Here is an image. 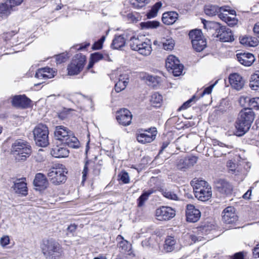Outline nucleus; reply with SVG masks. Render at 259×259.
I'll return each instance as SVG.
<instances>
[{
  "instance_id": "nucleus-1",
  "label": "nucleus",
  "mask_w": 259,
  "mask_h": 259,
  "mask_svg": "<svg viewBox=\"0 0 259 259\" xmlns=\"http://www.w3.org/2000/svg\"><path fill=\"white\" fill-rule=\"evenodd\" d=\"M254 113L248 107L241 110L236 122L234 134L241 137L247 133L254 120Z\"/></svg>"
},
{
  "instance_id": "nucleus-2",
  "label": "nucleus",
  "mask_w": 259,
  "mask_h": 259,
  "mask_svg": "<svg viewBox=\"0 0 259 259\" xmlns=\"http://www.w3.org/2000/svg\"><path fill=\"white\" fill-rule=\"evenodd\" d=\"M142 36L133 35L131 36L128 40L129 46L133 51H137L143 56H148L152 52L150 41L144 40Z\"/></svg>"
},
{
  "instance_id": "nucleus-3",
  "label": "nucleus",
  "mask_w": 259,
  "mask_h": 259,
  "mask_svg": "<svg viewBox=\"0 0 259 259\" xmlns=\"http://www.w3.org/2000/svg\"><path fill=\"white\" fill-rule=\"evenodd\" d=\"M42 251L46 259H57L63 252L61 245L52 239L44 241Z\"/></svg>"
},
{
  "instance_id": "nucleus-4",
  "label": "nucleus",
  "mask_w": 259,
  "mask_h": 259,
  "mask_svg": "<svg viewBox=\"0 0 259 259\" xmlns=\"http://www.w3.org/2000/svg\"><path fill=\"white\" fill-rule=\"evenodd\" d=\"M67 171L64 165L58 164L49 169L48 176L51 182L55 185H58L65 182Z\"/></svg>"
},
{
  "instance_id": "nucleus-5",
  "label": "nucleus",
  "mask_w": 259,
  "mask_h": 259,
  "mask_svg": "<svg viewBox=\"0 0 259 259\" xmlns=\"http://www.w3.org/2000/svg\"><path fill=\"white\" fill-rule=\"evenodd\" d=\"M11 152L19 156L20 158H17L19 160H24L31 153V146L24 140L18 139L13 143Z\"/></svg>"
},
{
  "instance_id": "nucleus-6",
  "label": "nucleus",
  "mask_w": 259,
  "mask_h": 259,
  "mask_svg": "<svg viewBox=\"0 0 259 259\" xmlns=\"http://www.w3.org/2000/svg\"><path fill=\"white\" fill-rule=\"evenodd\" d=\"M34 139L37 145L40 147H46L49 142V130L44 124H39L33 130Z\"/></svg>"
},
{
  "instance_id": "nucleus-7",
  "label": "nucleus",
  "mask_w": 259,
  "mask_h": 259,
  "mask_svg": "<svg viewBox=\"0 0 259 259\" xmlns=\"http://www.w3.org/2000/svg\"><path fill=\"white\" fill-rule=\"evenodd\" d=\"M204 27L206 28V26L208 24L214 25L213 27L215 28L216 36L219 38V39L223 42H230L234 40V37L232 34L231 29L226 26H221L218 23H211L208 22H204Z\"/></svg>"
},
{
  "instance_id": "nucleus-8",
  "label": "nucleus",
  "mask_w": 259,
  "mask_h": 259,
  "mask_svg": "<svg viewBox=\"0 0 259 259\" xmlns=\"http://www.w3.org/2000/svg\"><path fill=\"white\" fill-rule=\"evenodd\" d=\"M192 47L197 52L203 51L206 47V41L200 30H191L189 33Z\"/></svg>"
},
{
  "instance_id": "nucleus-9",
  "label": "nucleus",
  "mask_w": 259,
  "mask_h": 259,
  "mask_svg": "<svg viewBox=\"0 0 259 259\" xmlns=\"http://www.w3.org/2000/svg\"><path fill=\"white\" fill-rule=\"evenodd\" d=\"M85 60L86 57L84 55L81 54L76 55L68 65V75H75L79 73L84 66Z\"/></svg>"
},
{
  "instance_id": "nucleus-10",
  "label": "nucleus",
  "mask_w": 259,
  "mask_h": 259,
  "mask_svg": "<svg viewBox=\"0 0 259 259\" xmlns=\"http://www.w3.org/2000/svg\"><path fill=\"white\" fill-rule=\"evenodd\" d=\"M157 135L155 127L149 128L144 131V133L137 134V141L142 144L150 143L154 141Z\"/></svg>"
},
{
  "instance_id": "nucleus-11",
  "label": "nucleus",
  "mask_w": 259,
  "mask_h": 259,
  "mask_svg": "<svg viewBox=\"0 0 259 259\" xmlns=\"http://www.w3.org/2000/svg\"><path fill=\"white\" fill-rule=\"evenodd\" d=\"M176 211L172 208L162 206L156 210L155 215L159 221H167L174 218Z\"/></svg>"
},
{
  "instance_id": "nucleus-12",
  "label": "nucleus",
  "mask_w": 259,
  "mask_h": 259,
  "mask_svg": "<svg viewBox=\"0 0 259 259\" xmlns=\"http://www.w3.org/2000/svg\"><path fill=\"white\" fill-rule=\"evenodd\" d=\"M229 7H219L215 5H208L205 6L204 12L209 16H213L219 14L221 11L228 12L231 15L236 16V12L233 10H230Z\"/></svg>"
},
{
  "instance_id": "nucleus-13",
  "label": "nucleus",
  "mask_w": 259,
  "mask_h": 259,
  "mask_svg": "<svg viewBox=\"0 0 259 259\" xmlns=\"http://www.w3.org/2000/svg\"><path fill=\"white\" fill-rule=\"evenodd\" d=\"M31 102L25 95H15L12 98V104L15 107L25 109L30 106Z\"/></svg>"
},
{
  "instance_id": "nucleus-14",
  "label": "nucleus",
  "mask_w": 259,
  "mask_h": 259,
  "mask_svg": "<svg viewBox=\"0 0 259 259\" xmlns=\"http://www.w3.org/2000/svg\"><path fill=\"white\" fill-rule=\"evenodd\" d=\"M116 119L120 124L127 126L131 123L132 115L127 109H122L117 112Z\"/></svg>"
},
{
  "instance_id": "nucleus-15",
  "label": "nucleus",
  "mask_w": 259,
  "mask_h": 259,
  "mask_svg": "<svg viewBox=\"0 0 259 259\" xmlns=\"http://www.w3.org/2000/svg\"><path fill=\"white\" fill-rule=\"evenodd\" d=\"M186 219L188 222L195 223L200 218L201 212L192 204H188L186 210Z\"/></svg>"
},
{
  "instance_id": "nucleus-16",
  "label": "nucleus",
  "mask_w": 259,
  "mask_h": 259,
  "mask_svg": "<svg viewBox=\"0 0 259 259\" xmlns=\"http://www.w3.org/2000/svg\"><path fill=\"white\" fill-rule=\"evenodd\" d=\"M197 158L195 156H190L184 158L178 159L176 165L177 168L182 171H185L186 169L193 166L197 162Z\"/></svg>"
},
{
  "instance_id": "nucleus-17",
  "label": "nucleus",
  "mask_w": 259,
  "mask_h": 259,
  "mask_svg": "<svg viewBox=\"0 0 259 259\" xmlns=\"http://www.w3.org/2000/svg\"><path fill=\"white\" fill-rule=\"evenodd\" d=\"M222 219L226 224H232L237 221V216L234 208L231 206L226 208L222 212Z\"/></svg>"
},
{
  "instance_id": "nucleus-18",
  "label": "nucleus",
  "mask_w": 259,
  "mask_h": 259,
  "mask_svg": "<svg viewBox=\"0 0 259 259\" xmlns=\"http://www.w3.org/2000/svg\"><path fill=\"white\" fill-rule=\"evenodd\" d=\"M215 188L222 194H230L233 190L232 185L224 179H219L215 182Z\"/></svg>"
},
{
  "instance_id": "nucleus-19",
  "label": "nucleus",
  "mask_w": 259,
  "mask_h": 259,
  "mask_svg": "<svg viewBox=\"0 0 259 259\" xmlns=\"http://www.w3.org/2000/svg\"><path fill=\"white\" fill-rule=\"evenodd\" d=\"M129 34L125 32L121 35H115L111 44L113 49H119L124 47L127 40L130 39Z\"/></svg>"
},
{
  "instance_id": "nucleus-20",
  "label": "nucleus",
  "mask_w": 259,
  "mask_h": 259,
  "mask_svg": "<svg viewBox=\"0 0 259 259\" xmlns=\"http://www.w3.org/2000/svg\"><path fill=\"white\" fill-rule=\"evenodd\" d=\"M116 241L118 242L117 246L120 252L123 253H127L128 255L132 254V245L127 240L124 239L121 235H118L116 237Z\"/></svg>"
},
{
  "instance_id": "nucleus-21",
  "label": "nucleus",
  "mask_w": 259,
  "mask_h": 259,
  "mask_svg": "<svg viewBox=\"0 0 259 259\" xmlns=\"http://www.w3.org/2000/svg\"><path fill=\"white\" fill-rule=\"evenodd\" d=\"M237 60L242 65L250 66L255 61L253 55L250 53H240L236 55Z\"/></svg>"
},
{
  "instance_id": "nucleus-22",
  "label": "nucleus",
  "mask_w": 259,
  "mask_h": 259,
  "mask_svg": "<svg viewBox=\"0 0 259 259\" xmlns=\"http://www.w3.org/2000/svg\"><path fill=\"white\" fill-rule=\"evenodd\" d=\"M229 79L230 83L233 88L238 91L243 88L244 85V80L239 74H231Z\"/></svg>"
},
{
  "instance_id": "nucleus-23",
  "label": "nucleus",
  "mask_w": 259,
  "mask_h": 259,
  "mask_svg": "<svg viewBox=\"0 0 259 259\" xmlns=\"http://www.w3.org/2000/svg\"><path fill=\"white\" fill-rule=\"evenodd\" d=\"M194 194L198 200L202 201H206L209 200L211 197V188L209 186H206V187H205L203 189L195 190Z\"/></svg>"
},
{
  "instance_id": "nucleus-24",
  "label": "nucleus",
  "mask_w": 259,
  "mask_h": 259,
  "mask_svg": "<svg viewBox=\"0 0 259 259\" xmlns=\"http://www.w3.org/2000/svg\"><path fill=\"white\" fill-rule=\"evenodd\" d=\"M69 153V150L62 145L54 146L51 151V155L56 158L66 157Z\"/></svg>"
},
{
  "instance_id": "nucleus-25",
  "label": "nucleus",
  "mask_w": 259,
  "mask_h": 259,
  "mask_svg": "<svg viewBox=\"0 0 259 259\" xmlns=\"http://www.w3.org/2000/svg\"><path fill=\"white\" fill-rule=\"evenodd\" d=\"M26 183L22 179H17L12 187L16 193L26 196L27 194V188Z\"/></svg>"
},
{
  "instance_id": "nucleus-26",
  "label": "nucleus",
  "mask_w": 259,
  "mask_h": 259,
  "mask_svg": "<svg viewBox=\"0 0 259 259\" xmlns=\"http://www.w3.org/2000/svg\"><path fill=\"white\" fill-rule=\"evenodd\" d=\"M71 134L67 127L63 125L57 126L54 131V136L58 140L63 141V139H65L69 134Z\"/></svg>"
},
{
  "instance_id": "nucleus-27",
  "label": "nucleus",
  "mask_w": 259,
  "mask_h": 259,
  "mask_svg": "<svg viewBox=\"0 0 259 259\" xmlns=\"http://www.w3.org/2000/svg\"><path fill=\"white\" fill-rule=\"evenodd\" d=\"M178 18V14L174 11L166 12L163 14L162 21L166 25L174 24Z\"/></svg>"
},
{
  "instance_id": "nucleus-28",
  "label": "nucleus",
  "mask_w": 259,
  "mask_h": 259,
  "mask_svg": "<svg viewBox=\"0 0 259 259\" xmlns=\"http://www.w3.org/2000/svg\"><path fill=\"white\" fill-rule=\"evenodd\" d=\"M33 184L35 187L40 189L46 188L48 185V182L46 176L41 173L36 174L33 180Z\"/></svg>"
},
{
  "instance_id": "nucleus-29",
  "label": "nucleus",
  "mask_w": 259,
  "mask_h": 259,
  "mask_svg": "<svg viewBox=\"0 0 259 259\" xmlns=\"http://www.w3.org/2000/svg\"><path fill=\"white\" fill-rule=\"evenodd\" d=\"M62 142L72 148H78L80 145L78 140L74 136L72 132L71 134H69L65 139H63Z\"/></svg>"
},
{
  "instance_id": "nucleus-30",
  "label": "nucleus",
  "mask_w": 259,
  "mask_h": 259,
  "mask_svg": "<svg viewBox=\"0 0 259 259\" xmlns=\"http://www.w3.org/2000/svg\"><path fill=\"white\" fill-rule=\"evenodd\" d=\"M110 78L114 82L118 80L119 81H128V75L124 72L122 71L121 69L114 70L110 74Z\"/></svg>"
},
{
  "instance_id": "nucleus-31",
  "label": "nucleus",
  "mask_w": 259,
  "mask_h": 259,
  "mask_svg": "<svg viewBox=\"0 0 259 259\" xmlns=\"http://www.w3.org/2000/svg\"><path fill=\"white\" fill-rule=\"evenodd\" d=\"M241 44L246 47H255L258 44V39L252 36H245L240 38Z\"/></svg>"
},
{
  "instance_id": "nucleus-32",
  "label": "nucleus",
  "mask_w": 259,
  "mask_h": 259,
  "mask_svg": "<svg viewBox=\"0 0 259 259\" xmlns=\"http://www.w3.org/2000/svg\"><path fill=\"white\" fill-rule=\"evenodd\" d=\"M156 190L154 188H151L147 191H144L142 195L137 200L138 207L142 206L145 202L148 200L149 196L155 192Z\"/></svg>"
},
{
  "instance_id": "nucleus-33",
  "label": "nucleus",
  "mask_w": 259,
  "mask_h": 259,
  "mask_svg": "<svg viewBox=\"0 0 259 259\" xmlns=\"http://www.w3.org/2000/svg\"><path fill=\"white\" fill-rule=\"evenodd\" d=\"M191 185L193 188L194 192L195 190H200L201 189H204V188L206 187V186H209L207 182L204 180H199L196 179H194L191 181Z\"/></svg>"
},
{
  "instance_id": "nucleus-34",
  "label": "nucleus",
  "mask_w": 259,
  "mask_h": 259,
  "mask_svg": "<svg viewBox=\"0 0 259 259\" xmlns=\"http://www.w3.org/2000/svg\"><path fill=\"white\" fill-rule=\"evenodd\" d=\"M179 64L180 61L174 55L168 56L165 61V66L168 71Z\"/></svg>"
},
{
  "instance_id": "nucleus-35",
  "label": "nucleus",
  "mask_w": 259,
  "mask_h": 259,
  "mask_svg": "<svg viewBox=\"0 0 259 259\" xmlns=\"http://www.w3.org/2000/svg\"><path fill=\"white\" fill-rule=\"evenodd\" d=\"M249 87L253 90H257L259 88V70L255 72L251 76Z\"/></svg>"
},
{
  "instance_id": "nucleus-36",
  "label": "nucleus",
  "mask_w": 259,
  "mask_h": 259,
  "mask_svg": "<svg viewBox=\"0 0 259 259\" xmlns=\"http://www.w3.org/2000/svg\"><path fill=\"white\" fill-rule=\"evenodd\" d=\"M13 10L11 4L7 1L6 3L0 5V17H7Z\"/></svg>"
},
{
  "instance_id": "nucleus-37",
  "label": "nucleus",
  "mask_w": 259,
  "mask_h": 259,
  "mask_svg": "<svg viewBox=\"0 0 259 259\" xmlns=\"http://www.w3.org/2000/svg\"><path fill=\"white\" fill-rule=\"evenodd\" d=\"M176 240L174 237L169 236L165 240L164 249L166 252H170L175 248Z\"/></svg>"
},
{
  "instance_id": "nucleus-38",
  "label": "nucleus",
  "mask_w": 259,
  "mask_h": 259,
  "mask_svg": "<svg viewBox=\"0 0 259 259\" xmlns=\"http://www.w3.org/2000/svg\"><path fill=\"white\" fill-rule=\"evenodd\" d=\"M162 101V96L158 93H153L150 99L151 104L154 107H160Z\"/></svg>"
},
{
  "instance_id": "nucleus-39",
  "label": "nucleus",
  "mask_w": 259,
  "mask_h": 259,
  "mask_svg": "<svg viewBox=\"0 0 259 259\" xmlns=\"http://www.w3.org/2000/svg\"><path fill=\"white\" fill-rule=\"evenodd\" d=\"M162 6L160 2L156 3L147 14V17L149 19L154 18L157 16V13L159 9Z\"/></svg>"
},
{
  "instance_id": "nucleus-40",
  "label": "nucleus",
  "mask_w": 259,
  "mask_h": 259,
  "mask_svg": "<svg viewBox=\"0 0 259 259\" xmlns=\"http://www.w3.org/2000/svg\"><path fill=\"white\" fill-rule=\"evenodd\" d=\"M161 44L163 49L165 50H171L175 46L174 40L170 37L163 38L162 39Z\"/></svg>"
},
{
  "instance_id": "nucleus-41",
  "label": "nucleus",
  "mask_w": 259,
  "mask_h": 259,
  "mask_svg": "<svg viewBox=\"0 0 259 259\" xmlns=\"http://www.w3.org/2000/svg\"><path fill=\"white\" fill-rule=\"evenodd\" d=\"M160 23L157 21H148L140 24L142 29L156 28L159 26Z\"/></svg>"
},
{
  "instance_id": "nucleus-42",
  "label": "nucleus",
  "mask_w": 259,
  "mask_h": 259,
  "mask_svg": "<svg viewBox=\"0 0 259 259\" xmlns=\"http://www.w3.org/2000/svg\"><path fill=\"white\" fill-rule=\"evenodd\" d=\"M162 195L165 198L173 200H178V196L177 195L174 193V192L171 191L170 190H165L163 191Z\"/></svg>"
},
{
  "instance_id": "nucleus-43",
  "label": "nucleus",
  "mask_w": 259,
  "mask_h": 259,
  "mask_svg": "<svg viewBox=\"0 0 259 259\" xmlns=\"http://www.w3.org/2000/svg\"><path fill=\"white\" fill-rule=\"evenodd\" d=\"M197 99L195 95L189 99L188 101L183 104V105L179 108V110H185L191 106L192 103H195Z\"/></svg>"
},
{
  "instance_id": "nucleus-44",
  "label": "nucleus",
  "mask_w": 259,
  "mask_h": 259,
  "mask_svg": "<svg viewBox=\"0 0 259 259\" xmlns=\"http://www.w3.org/2000/svg\"><path fill=\"white\" fill-rule=\"evenodd\" d=\"M148 0H129L131 4L135 8H140L145 6Z\"/></svg>"
},
{
  "instance_id": "nucleus-45",
  "label": "nucleus",
  "mask_w": 259,
  "mask_h": 259,
  "mask_svg": "<svg viewBox=\"0 0 259 259\" xmlns=\"http://www.w3.org/2000/svg\"><path fill=\"white\" fill-rule=\"evenodd\" d=\"M128 81H119L115 84V90L117 93H119L123 90L127 85Z\"/></svg>"
},
{
  "instance_id": "nucleus-46",
  "label": "nucleus",
  "mask_w": 259,
  "mask_h": 259,
  "mask_svg": "<svg viewBox=\"0 0 259 259\" xmlns=\"http://www.w3.org/2000/svg\"><path fill=\"white\" fill-rule=\"evenodd\" d=\"M183 67V65L180 63L173 68L172 70H170L169 72H171L174 76H178L182 73Z\"/></svg>"
},
{
  "instance_id": "nucleus-47",
  "label": "nucleus",
  "mask_w": 259,
  "mask_h": 259,
  "mask_svg": "<svg viewBox=\"0 0 259 259\" xmlns=\"http://www.w3.org/2000/svg\"><path fill=\"white\" fill-rule=\"evenodd\" d=\"M248 108H250L251 110L252 109L255 110L259 109V97L252 98L251 99Z\"/></svg>"
},
{
  "instance_id": "nucleus-48",
  "label": "nucleus",
  "mask_w": 259,
  "mask_h": 259,
  "mask_svg": "<svg viewBox=\"0 0 259 259\" xmlns=\"http://www.w3.org/2000/svg\"><path fill=\"white\" fill-rule=\"evenodd\" d=\"M35 77L40 79H47V78H51V75H47V74L44 73V71L42 69V68L39 69L36 72L35 74Z\"/></svg>"
},
{
  "instance_id": "nucleus-49",
  "label": "nucleus",
  "mask_w": 259,
  "mask_h": 259,
  "mask_svg": "<svg viewBox=\"0 0 259 259\" xmlns=\"http://www.w3.org/2000/svg\"><path fill=\"white\" fill-rule=\"evenodd\" d=\"M251 99L250 97L247 96H241L240 98L239 102L242 106H249Z\"/></svg>"
},
{
  "instance_id": "nucleus-50",
  "label": "nucleus",
  "mask_w": 259,
  "mask_h": 259,
  "mask_svg": "<svg viewBox=\"0 0 259 259\" xmlns=\"http://www.w3.org/2000/svg\"><path fill=\"white\" fill-rule=\"evenodd\" d=\"M71 110V109L64 108L61 112L58 114V116L60 119L64 120L67 118L69 112Z\"/></svg>"
},
{
  "instance_id": "nucleus-51",
  "label": "nucleus",
  "mask_w": 259,
  "mask_h": 259,
  "mask_svg": "<svg viewBox=\"0 0 259 259\" xmlns=\"http://www.w3.org/2000/svg\"><path fill=\"white\" fill-rule=\"evenodd\" d=\"M103 57V55L101 53L97 52L91 54L90 59L96 63L102 60Z\"/></svg>"
},
{
  "instance_id": "nucleus-52",
  "label": "nucleus",
  "mask_w": 259,
  "mask_h": 259,
  "mask_svg": "<svg viewBox=\"0 0 259 259\" xmlns=\"http://www.w3.org/2000/svg\"><path fill=\"white\" fill-rule=\"evenodd\" d=\"M120 180L124 184H127L129 183L130 179L128 174L125 171L122 172L119 175Z\"/></svg>"
},
{
  "instance_id": "nucleus-53",
  "label": "nucleus",
  "mask_w": 259,
  "mask_h": 259,
  "mask_svg": "<svg viewBox=\"0 0 259 259\" xmlns=\"http://www.w3.org/2000/svg\"><path fill=\"white\" fill-rule=\"evenodd\" d=\"M229 14L231 15L228 12L221 11L219 12L218 16L221 20L226 22L230 17L228 16Z\"/></svg>"
},
{
  "instance_id": "nucleus-54",
  "label": "nucleus",
  "mask_w": 259,
  "mask_h": 259,
  "mask_svg": "<svg viewBox=\"0 0 259 259\" xmlns=\"http://www.w3.org/2000/svg\"><path fill=\"white\" fill-rule=\"evenodd\" d=\"M218 81H216L214 83L206 88L203 92L201 93L200 97H203L205 94H210L211 93L212 90L215 85L217 83Z\"/></svg>"
},
{
  "instance_id": "nucleus-55",
  "label": "nucleus",
  "mask_w": 259,
  "mask_h": 259,
  "mask_svg": "<svg viewBox=\"0 0 259 259\" xmlns=\"http://www.w3.org/2000/svg\"><path fill=\"white\" fill-rule=\"evenodd\" d=\"M67 57L64 54H61L56 56V61L57 64H61L66 61Z\"/></svg>"
},
{
  "instance_id": "nucleus-56",
  "label": "nucleus",
  "mask_w": 259,
  "mask_h": 259,
  "mask_svg": "<svg viewBox=\"0 0 259 259\" xmlns=\"http://www.w3.org/2000/svg\"><path fill=\"white\" fill-rule=\"evenodd\" d=\"M23 0H7L8 3L11 4V6L13 8L16 6L20 5Z\"/></svg>"
},
{
  "instance_id": "nucleus-57",
  "label": "nucleus",
  "mask_w": 259,
  "mask_h": 259,
  "mask_svg": "<svg viewBox=\"0 0 259 259\" xmlns=\"http://www.w3.org/2000/svg\"><path fill=\"white\" fill-rule=\"evenodd\" d=\"M227 164L229 170L235 172L236 167L235 163L232 162L231 160H230L227 162Z\"/></svg>"
},
{
  "instance_id": "nucleus-58",
  "label": "nucleus",
  "mask_w": 259,
  "mask_h": 259,
  "mask_svg": "<svg viewBox=\"0 0 259 259\" xmlns=\"http://www.w3.org/2000/svg\"><path fill=\"white\" fill-rule=\"evenodd\" d=\"M230 26H234L237 23V20L235 18L230 17L226 22Z\"/></svg>"
},
{
  "instance_id": "nucleus-59",
  "label": "nucleus",
  "mask_w": 259,
  "mask_h": 259,
  "mask_svg": "<svg viewBox=\"0 0 259 259\" xmlns=\"http://www.w3.org/2000/svg\"><path fill=\"white\" fill-rule=\"evenodd\" d=\"M42 69L44 71V73L47 74V75H51L52 78L54 76V73L55 72L53 71L52 69L49 68V67H45L42 68Z\"/></svg>"
},
{
  "instance_id": "nucleus-60",
  "label": "nucleus",
  "mask_w": 259,
  "mask_h": 259,
  "mask_svg": "<svg viewBox=\"0 0 259 259\" xmlns=\"http://www.w3.org/2000/svg\"><path fill=\"white\" fill-rule=\"evenodd\" d=\"M88 162H86L83 167V171H82V179L83 181H84L85 180V177L87 175V174L88 172Z\"/></svg>"
},
{
  "instance_id": "nucleus-61",
  "label": "nucleus",
  "mask_w": 259,
  "mask_h": 259,
  "mask_svg": "<svg viewBox=\"0 0 259 259\" xmlns=\"http://www.w3.org/2000/svg\"><path fill=\"white\" fill-rule=\"evenodd\" d=\"M102 46H103V44L101 42H100L99 40H98L97 41H96L94 44V45L92 46V49L95 50H100V49H102Z\"/></svg>"
},
{
  "instance_id": "nucleus-62",
  "label": "nucleus",
  "mask_w": 259,
  "mask_h": 259,
  "mask_svg": "<svg viewBox=\"0 0 259 259\" xmlns=\"http://www.w3.org/2000/svg\"><path fill=\"white\" fill-rule=\"evenodd\" d=\"M9 238L8 236L2 237L1 239V243L2 245L6 246L9 243Z\"/></svg>"
},
{
  "instance_id": "nucleus-63",
  "label": "nucleus",
  "mask_w": 259,
  "mask_h": 259,
  "mask_svg": "<svg viewBox=\"0 0 259 259\" xmlns=\"http://www.w3.org/2000/svg\"><path fill=\"white\" fill-rule=\"evenodd\" d=\"M253 254L255 257H259V243L253 249Z\"/></svg>"
},
{
  "instance_id": "nucleus-64",
  "label": "nucleus",
  "mask_w": 259,
  "mask_h": 259,
  "mask_svg": "<svg viewBox=\"0 0 259 259\" xmlns=\"http://www.w3.org/2000/svg\"><path fill=\"white\" fill-rule=\"evenodd\" d=\"M233 259H244V256L241 252L236 253L234 255Z\"/></svg>"
}]
</instances>
